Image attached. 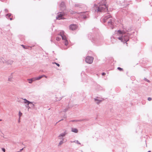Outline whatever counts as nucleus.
Segmentation results:
<instances>
[{
  "mask_svg": "<svg viewBox=\"0 0 152 152\" xmlns=\"http://www.w3.org/2000/svg\"><path fill=\"white\" fill-rule=\"evenodd\" d=\"M23 99L24 101V103L27 104V105H26V106L27 107H28V110L31 107H29V104H32V103L33 102H30V101H28V100H27L26 99Z\"/></svg>",
  "mask_w": 152,
  "mask_h": 152,
  "instance_id": "nucleus-6",
  "label": "nucleus"
},
{
  "mask_svg": "<svg viewBox=\"0 0 152 152\" xmlns=\"http://www.w3.org/2000/svg\"><path fill=\"white\" fill-rule=\"evenodd\" d=\"M61 36V37L62 38V39L64 41H66V40H67L66 39V36L64 34V32L63 31H61L58 34Z\"/></svg>",
  "mask_w": 152,
  "mask_h": 152,
  "instance_id": "nucleus-7",
  "label": "nucleus"
},
{
  "mask_svg": "<svg viewBox=\"0 0 152 152\" xmlns=\"http://www.w3.org/2000/svg\"><path fill=\"white\" fill-rule=\"evenodd\" d=\"M111 17L110 15L108 13L106 15H105L103 18V21L104 23H105L107 21V20L111 18Z\"/></svg>",
  "mask_w": 152,
  "mask_h": 152,
  "instance_id": "nucleus-4",
  "label": "nucleus"
},
{
  "mask_svg": "<svg viewBox=\"0 0 152 152\" xmlns=\"http://www.w3.org/2000/svg\"><path fill=\"white\" fill-rule=\"evenodd\" d=\"M28 80H29L28 83H32L33 81H35L34 78H33L31 79H28Z\"/></svg>",
  "mask_w": 152,
  "mask_h": 152,
  "instance_id": "nucleus-17",
  "label": "nucleus"
},
{
  "mask_svg": "<svg viewBox=\"0 0 152 152\" xmlns=\"http://www.w3.org/2000/svg\"><path fill=\"white\" fill-rule=\"evenodd\" d=\"M2 150L4 152H5V150L4 148H2Z\"/></svg>",
  "mask_w": 152,
  "mask_h": 152,
  "instance_id": "nucleus-30",
  "label": "nucleus"
},
{
  "mask_svg": "<svg viewBox=\"0 0 152 152\" xmlns=\"http://www.w3.org/2000/svg\"><path fill=\"white\" fill-rule=\"evenodd\" d=\"M75 13V12H73H73H71V13H72V14H73V13H74H74Z\"/></svg>",
  "mask_w": 152,
  "mask_h": 152,
  "instance_id": "nucleus-39",
  "label": "nucleus"
},
{
  "mask_svg": "<svg viewBox=\"0 0 152 152\" xmlns=\"http://www.w3.org/2000/svg\"><path fill=\"white\" fill-rule=\"evenodd\" d=\"M2 119H0V121H2Z\"/></svg>",
  "mask_w": 152,
  "mask_h": 152,
  "instance_id": "nucleus-42",
  "label": "nucleus"
},
{
  "mask_svg": "<svg viewBox=\"0 0 152 152\" xmlns=\"http://www.w3.org/2000/svg\"><path fill=\"white\" fill-rule=\"evenodd\" d=\"M66 132H65L59 134L58 137V138L60 140H64V138L63 137L66 135Z\"/></svg>",
  "mask_w": 152,
  "mask_h": 152,
  "instance_id": "nucleus-5",
  "label": "nucleus"
},
{
  "mask_svg": "<svg viewBox=\"0 0 152 152\" xmlns=\"http://www.w3.org/2000/svg\"><path fill=\"white\" fill-rule=\"evenodd\" d=\"M64 45H65L67 46L68 45V42L67 40L64 41Z\"/></svg>",
  "mask_w": 152,
  "mask_h": 152,
  "instance_id": "nucleus-18",
  "label": "nucleus"
},
{
  "mask_svg": "<svg viewBox=\"0 0 152 152\" xmlns=\"http://www.w3.org/2000/svg\"><path fill=\"white\" fill-rule=\"evenodd\" d=\"M7 17H8V18H9L10 17V16H11V14H7Z\"/></svg>",
  "mask_w": 152,
  "mask_h": 152,
  "instance_id": "nucleus-26",
  "label": "nucleus"
},
{
  "mask_svg": "<svg viewBox=\"0 0 152 152\" xmlns=\"http://www.w3.org/2000/svg\"><path fill=\"white\" fill-rule=\"evenodd\" d=\"M73 142H75L76 143H77L78 144L80 145L81 143L79 142V141L78 140H76V141H74Z\"/></svg>",
  "mask_w": 152,
  "mask_h": 152,
  "instance_id": "nucleus-20",
  "label": "nucleus"
},
{
  "mask_svg": "<svg viewBox=\"0 0 152 152\" xmlns=\"http://www.w3.org/2000/svg\"><path fill=\"white\" fill-rule=\"evenodd\" d=\"M63 120V119H61V120H59V121L58 122H59V121H61V120Z\"/></svg>",
  "mask_w": 152,
  "mask_h": 152,
  "instance_id": "nucleus-40",
  "label": "nucleus"
},
{
  "mask_svg": "<svg viewBox=\"0 0 152 152\" xmlns=\"http://www.w3.org/2000/svg\"><path fill=\"white\" fill-rule=\"evenodd\" d=\"M61 39V38L59 37H56V40L57 41H59Z\"/></svg>",
  "mask_w": 152,
  "mask_h": 152,
  "instance_id": "nucleus-22",
  "label": "nucleus"
},
{
  "mask_svg": "<svg viewBox=\"0 0 152 152\" xmlns=\"http://www.w3.org/2000/svg\"><path fill=\"white\" fill-rule=\"evenodd\" d=\"M75 7H78L79 5L78 4H75Z\"/></svg>",
  "mask_w": 152,
  "mask_h": 152,
  "instance_id": "nucleus-33",
  "label": "nucleus"
},
{
  "mask_svg": "<svg viewBox=\"0 0 152 152\" xmlns=\"http://www.w3.org/2000/svg\"><path fill=\"white\" fill-rule=\"evenodd\" d=\"M22 46L24 48H25V46L23 45H22Z\"/></svg>",
  "mask_w": 152,
  "mask_h": 152,
  "instance_id": "nucleus-34",
  "label": "nucleus"
},
{
  "mask_svg": "<svg viewBox=\"0 0 152 152\" xmlns=\"http://www.w3.org/2000/svg\"><path fill=\"white\" fill-rule=\"evenodd\" d=\"M118 35L120 37L118 38V39L121 40V42L124 43H126L129 40V35L126 33L125 31L121 30H118Z\"/></svg>",
  "mask_w": 152,
  "mask_h": 152,
  "instance_id": "nucleus-1",
  "label": "nucleus"
},
{
  "mask_svg": "<svg viewBox=\"0 0 152 152\" xmlns=\"http://www.w3.org/2000/svg\"><path fill=\"white\" fill-rule=\"evenodd\" d=\"M45 77H47L46 76L44 75H42L39 76L38 77H34V79H35V80H39L41 79L42 78Z\"/></svg>",
  "mask_w": 152,
  "mask_h": 152,
  "instance_id": "nucleus-12",
  "label": "nucleus"
},
{
  "mask_svg": "<svg viewBox=\"0 0 152 152\" xmlns=\"http://www.w3.org/2000/svg\"><path fill=\"white\" fill-rule=\"evenodd\" d=\"M83 14L84 15L83 17V18L84 19H86L88 17L86 16V14H87V12H84L83 13Z\"/></svg>",
  "mask_w": 152,
  "mask_h": 152,
  "instance_id": "nucleus-14",
  "label": "nucleus"
},
{
  "mask_svg": "<svg viewBox=\"0 0 152 152\" xmlns=\"http://www.w3.org/2000/svg\"><path fill=\"white\" fill-rule=\"evenodd\" d=\"M13 79V76L12 75L9 76L8 77V81H12Z\"/></svg>",
  "mask_w": 152,
  "mask_h": 152,
  "instance_id": "nucleus-16",
  "label": "nucleus"
},
{
  "mask_svg": "<svg viewBox=\"0 0 152 152\" xmlns=\"http://www.w3.org/2000/svg\"><path fill=\"white\" fill-rule=\"evenodd\" d=\"M145 80H146L147 82H148L149 83V82H150V81L149 80H148L147 79H146V78H145Z\"/></svg>",
  "mask_w": 152,
  "mask_h": 152,
  "instance_id": "nucleus-29",
  "label": "nucleus"
},
{
  "mask_svg": "<svg viewBox=\"0 0 152 152\" xmlns=\"http://www.w3.org/2000/svg\"><path fill=\"white\" fill-rule=\"evenodd\" d=\"M152 99H151V97H148V100L149 101H150Z\"/></svg>",
  "mask_w": 152,
  "mask_h": 152,
  "instance_id": "nucleus-27",
  "label": "nucleus"
},
{
  "mask_svg": "<svg viewBox=\"0 0 152 152\" xmlns=\"http://www.w3.org/2000/svg\"><path fill=\"white\" fill-rule=\"evenodd\" d=\"M63 140H61L60 142L58 144V146L60 145L63 143Z\"/></svg>",
  "mask_w": 152,
  "mask_h": 152,
  "instance_id": "nucleus-19",
  "label": "nucleus"
},
{
  "mask_svg": "<svg viewBox=\"0 0 152 152\" xmlns=\"http://www.w3.org/2000/svg\"><path fill=\"white\" fill-rule=\"evenodd\" d=\"M71 131L77 133L78 132V130L76 128H72Z\"/></svg>",
  "mask_w": 152,
  "mask_h": 152,
  "instance_id": "nucleus-15",
  "label": "nucleus"
},
{
  "mask_svg": "<svg viewBox=\"0 0 152 152\" xmlns=\"http://www.w3.org/2000/svg\"><path fill=\"white\" fill-rule=\"evenodd\" d=\"M5 11H6L7 12H8V10L7 9H6L5 10Z\"/></svg>",
  "mask_w": 152,
  "mask_h": 152,
  "instance_id": "nucleus-37",
  "label": "nucleus"
},
{
  "mask_svg": "<svg viewBox=\"0 0 152 152\" xmlns=\"http://www.w3.org/2000/svg\"><path fill=\"white\" fill-rule=\"evenodd\" d=\"M98 97L94 99V100L95 102L97 104H99L102 101V100H99L97 99Z\"/></svg>",
  "mask_w": 152,
  "mask_h": 152,
  "instance_id": "nucleus-13",
  "label": "nucleus"
},
{
  "mask_svg": "<svg viewBox=\"0 0 152 152\" xmlns=\"http://www.w3.org/2000/svg\"><path fill=\"white\" fill-rule=\"evenodd\" d=\"M10 20H12V18H10Z\"/></svg>",
  "mask_w": 152,
  "mask_h": 152,
  "instance_id": "nucleus-36",
  "label": "nucleus"
},
{
  "mask_svg": "<svg viewBox=\"0 0 152 152\" xmlns=\"http://www.w3.org/2000/svg\"><path fill=\"white\" fill-rule=\"evenodd\" d=\"M53 64H56L58 66H60V65L58 63H56V62H54V63H53Z\"/></svg>",
  "mask_w": 152,
  "mask_h": 152,
  "instance_id": "nucleus-25",
  "label": "nucleus"
},
{
  "mask_svg": "<svg viewBox=\"0 0 152 152\" xmlns=\"http://www.w3.org/2000/svg\"><path fill=\"white\" fill-rule=\"evenodd\" d=\"M117 69L118 70H119L121 71H122L123 70V69H122L120 67H118Z\"/></svg>",
  "mask_w": 152,
  "mask_h": 152,
  "instance_id": "nucleus-24",
  "label": "nucleus"
},
{
  "mask_svg": "<svg viewBox=\"0 0 152 152\" xmlns=\"http://www.w3.org/2000/svg\"><path fill=\"white\" fill-rule=\"evenodd\" d=\"M3 59H4V58H0V61H2V62H3V63H4V61H3L2 60Z\"/></svg>",
  "mask_w": 152,
  "mask_h": 152,
  "instance_id": "nucleus-23",
  "label": "nucleus"
},
{
  "mask_svg": "<svg viewBox=\"0 0 152 152\" xmlns=\"http://www.w3.org/2000/svg\"><path fill=\"white\" fill-rule=\"evenodd\" d=\"M23 149V148H22V149H21L20 150V151L21 152V151H22Z\"/></svg>",
  "mask_w": 152,
  "mask_h": 152,
  "instance_id": "nucleus-35",
  "label": "nucleus"
},
{
  "mask_svg": "<svg viewBox=\"0 0 152 152\" xmlns=\"http://www.w3.org/2000/svg\"><path fill=\"white\" fill-rule=\"evenodd\" d=\"M68 108H65L64 110V112H66L68 110Z\"/></svg>",
  "mask_w": 152,
  "mask_h": 152,
  "instance_id": "nucleus-28",
  "label": "nucleus"
},
{
  "mask_svg": "<svg viewBox=\"0 0 152 152\" xmlns=\"http://www.w3.org/2000/svg\"><path fill=\"white\" fill-rule=\"evenodd\" d=\"M107 10V7L105 3L100 4L99 6L96 9L97 12H101L103 11H106Z\"/></svg>",
  "mask_w": 152,
  "mask_h": 152,
  "instance_id": "nucleus-2",
  "label": "nucleus"
},
{
  "mask_svg": "<svg viewBox=\"0 0 152 152\" xmlns=\"http://www.w3.org/2000/svg\"><path fill=\"white\" fill-rule=\"evenodd\" d=\"M60 7L61 10L63 11L65 9L66 7L64 2H62L60 4Z\"/></svg>",
  "mask_w": 152,
  "mask_h": 152,
  "instance_id": "nucleus-9",
  "label": "nucleus"
},
{
  "mask_svg": "<svg viewBox=\"0 0 152 152\" xmlns=\"http://www.w3.org/2000/svg\"><path fill=\"white\" fill-rule=\"evenodd\" d=\"M148 152H151V151H149Z\"/></svg>",
  "mask_w": 152,
  "mask_h": 152,
  "instance_id": "nucleus-44",
  "label": "nucleus"
},
{
  "mask_svg": "<svg viewBox=\"0 0 152 152\" xmlns=\"http://www.w3.org/2000/svg\"><path fill=\"white\" fill-rule=\"evenodd\" d=\"M106 0H103V1H105Z\"/></svg>",
  "mask_w": 152,
  "mask_h": 152,
  "instance_id": "nucleus-41",
  "label": "nucleus"
},
{
  "mask_svg": "<svg viewBox=\"0 0 152 152\" xmlns=\"http://www.w3.org/2000/svg\"><path fill=\"white\" fill-rule=\"evenodd\" d=\"M77 28V26L75 24H72L69 26L70 29L72 30H75Z\"/></svg>",
  "mask_w": 152,
  "mask_h": 152,
  "instance_id": "nucleus-11",
  "label": "nucleus"
},
{
  "mask_svg": "<svg viewBox=\"0 0 152 152\" xmlns=\"http://www.w3.org/2000/svg\"><path fill=\"white\" fill-rule=\"evenodd\" d=\"M22 115V113L20 111H19V119L20 118V117Z\"/></svg>",
  "mask_w": 152,
  "mask_h": 152,
  "instance_id": "nucleus-21",
  "label": "nucleus"
},
{
  "mask_svg": "<svg viewBox=\"0 0 152 152\" xmlns=\"http://www.w3.org/2000/svg\"><path fill=\"white\" fill-rule=\"evenodd\" d=\"M105 75V73H104V72H103V73H102V75Z\"/></svg>",
  "mask_w": 152,
  "mask_h": 152,
  "instance_id": "nucleus-32",
  "label": "nucleus"
},
{
  "mask_svg": "<svg viewBox=\"0 0 152 152\" xmlns=\"http://www.w3.org/2000/svg\"><path fill=\"white\" fill-rule=\"evenodd\" d=\"M83 121V120H79L78 121Z\"/></svg>",
  "mask_w": 152,
  "mask_h": 152,
  "instance_id": "nucleus-38",
  "label": "nucleus"
},
{
  "mask_svg": "<svg viewBox=\"0 0 152 152\" xmlns=\"http://www.w3.org/2000/svg\"><path fill=\"white\" fill-rule=\"evenodd\" d=\"M20 122V120H18V122Z\"/></svg>",
  "mask_w": 152,
  "mask_h": 152,
  "instance_id": "nucleus-43",
  "label": "nucleus"
},
{
  "mask_svg": "<svg viewBox=\"0 0 152 152\" xmlns=\"http://www.w3.org/2000/svg\"><path fill=\"white\" fill-rule=\"evenodd\" d=\"M64 14L62 13L61 12L60 14H58V15L56 17V19H57L60 20L62 19H64V18H63L62 17L64 16Z\"/></svg>",
  "mask_w": 152,
  "mask_h": 152,
  "instance_id": "nucleus-8",
  "label": "nucleus"
},
{
  "mask_svg": "<svg viewBox=\"0 0 152 152\" xmlns=\"http://www.w3.org/2000/svg\"><path fill=\"white\" fill-rule=\"evenodd\" d=\"M107 23L108 25L111 27V28L113 29V27H114V26H113V22L112 20L111 19H110L109 21H108Z\"/></svg>",
  "mask_w": 152,
  "mask_h": 152,
  "instance_id": "nucleus-10",
  "label": "nucleus"
},
{
  "mask_svg": "<svg viewBox=\"0 0 152 152\" xmlns=\"http://www.w3.org/2000/svg\"><path fill=\"white\" fill-rule=\"evenodd\" d=\"M93 61V58L91 56H87L85 59L86 62L88 63L91 64Z\"/></svg>",
  "mask_w": 152,
  "mask_h": 152,
  "instance_id": "nucleus-3",
  "label": "nucleus"
},
{
  "mask_svg": "<svg viewBox=\"0 0 152 152\" xmlns=\"http://www.w3.org/2000/svg\"><path fill=\"white\" fill-rule=\"evenodd\" d=\"M32 104L31 107H34V105L33 104V102L32 103V104Z\"/></svg>",
  "mask_w": 152,
  "mask_h": 152,
  "instance_id": "nucleus-31",
  "label": "nucleus"
}]
</instances>
